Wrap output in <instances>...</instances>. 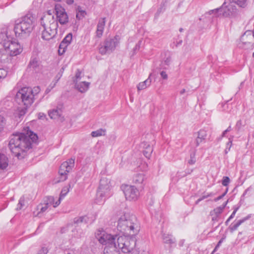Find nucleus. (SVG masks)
<instances>
[{
	"instance_id": "obj_54",
	"label": "nucleus",
	"mask_w": 254,
	"mask_h": 254,
	"mask_svg": "<svg viewBox=\"0 0 254 254\" xmlns=\"http://www.w3.org/2000/svg\"><path fill=\"white\" fill-rule=\"evenodd\" d=\"M236 214V212H233L230 216L228 219V221H230L232 218H233Z\"/></svg>"
},
{
	"instance_id": "obj_37",
	"label": "nucleus",
	"mask_w": 254,
	"mask_h": 254,
	"mask_svg": "<svg viewBox=\"0 0 254 254\" xmlns=\"http://www.w3.org/2000/svg\"><path fill=\"white\" fill-rule=\"evenodd\" d=\"M64 70V67L63 66L61 68L60 71L58 73L57 75L55 77V79H56V82L59 81V80L61 78L62 76Z\"/></svg>"
},
{
	"instance_id": "obj_43",
	"label": "nucleus",
	"mask_w": 254,
	"mask_h": 254,
	"mask_svg": "<svg viewBox=\"0 0 254 254\" xmlns=\"http://www.w3.org/2000/svg\"><path fill=\"white\" fill-rule=\"evenodd\" d=\"M141 42H142V41L141 40H139L138 41V42L135 45L134 48L133 49V53L132 54L133 55L135 53V52L136 51L139 50V49H140V47Z\"/></svg>"
},
{
	"instance_id": "obj_4",
	"label": "nucleus",
	"mask_w": 254,
	"mask_h": 254,
	"mask_svg": "<svg viewBox=\"0 0 254 254\" xmlns=\"http://www.w3.org/2000/svg\"><path fill=\"white\" fill-rule=\"evenodd\" d=\"M95 236L100 244L106 245L104 249V254H120L116 243L117 235L107 233L101 229L97 231Z\"/></svg>"
},
{
	"instance_id": "obj_22",
	"label": "nucleus",
	"mask_w": 254,
	"mask_h": 254,
	"mask_svg": "<svg viewBox=\"0 0 254 254\" xmlns=\"http://www.w3.org/2000/svg\"><path fill=\"white\" fill-rule=\"evenodd\" d=\"M251 217V214H249L248 216H247L246 217L243 218V219L238 221L236 223L232 224L229 227L230 231L231 232H233L234 231L236 230L240 225H241L243 223L245 222L246 220L250 219Z\"/></svg>"
},
{
	"instance_id": "obj_61",
	"label": "nucleus",
	"mask_w": 254,
	"mask_h": 254,
	"mask_svg": "<svg viewBox=\"0 0 254 254\" xmlns=\"http://www.w3.org/2000/svg\"><path fill=\"white\" fill-rule=\"evenodd\" d=\"M185 92H186V89H182V90L180 91V94L182 95V94H183L184 93H185Z\"/></svg>"
},
{
	"instance_id": "obj_36",
	"label": "nucleus",
	"mask_w": 254,
	"mask_h": 254,
	"mask_svg": "<svg viewBox=\"0 0 254 254\" xmlns=\"http://www.w3.org/2000/svg\"><path fill=\"white\" fill-rule=\"evenodd\" d=\"M72 39V35L71 33H68L63 40V42L66 44V45H69Z\"/></svg>"
},
{
	"instance_id": "obj_40",
	"label": "nucleus",
	"mask_w": 254,
	"mask_h": 254,
	"mask_svg": "<svg viewBox=\"0 0 254 254\" xmlns=\"http://www.w3.org/2000/svg\"><path fill=\"white\" fill-rule=\"evenodd\" d=\"M5 119L2 116L0 115V131H1L5 125Z\"/></svg>"
},
{
	"instance_id": "obj_23",
	"label": "nucleus",
	"mask_w": 254,
	"mask_h": 254,
	"mask_svg": "<svg viewBox=\"0 0 254 254\" xmlns=\"http://www.w3.org/2000/svg\"><path fill=\"white\" fill-rule=\"evenodd\" d=\"M151 75V74H150L149 76L146 80H145L143 82H140L138 84V85L137 86L138 91L145 89L148 86H149L150 85L151 83V79L150 78Z\"/></svg>"
},
{
	"instance_id": "obj_21",
	"label": "nucleus",
	"mask_w": 254,
	"mask_h": 254,
	"mask_svg": "<svg viewBox=\"0 0 254 254\" xmlns=\"http://www.w3.org/2000/svg\"><path fill=\"white\" fill-rule=\"evenodd\" d=\"M95 218L94 217L93 219L90 220V218L87 216H83L78 217H75L73 220V223L74 224H79L81 223H92L95 220Z\"/></svg>"
},
{
	"instance_id": "obj_14",
	"label": "nucleus",
	"mask_w": 254,
	"mask_h": 254,
	"mask_svg": "<svg viewBox=\"0 0 254 254\" xmlns=\"http://www.w3.org/2000/svg\"><path fill=\"white\" fill-rule=\"evenodd\" d=\"M3 47L7 52L11 56H16L22 51L21 46L16 42L7 41L3 43Z\"/></svg>"
},
{
	"instance_id": "obj_6",
	"label": "nucleus",
	"mask_w": 254,
	"mask_h": 254,
	"mask_svg": "<svg viewBox=\"0 0 254 254\" xmlns=\"http://www.w3.org/2000/svg\"><path fill=\"white\" fill-rule=\"evenodd\" d=\"M117 235V245L118 249L121 250L123 253L128 254H148V253L145 251H143L140 253L138 250L135 249L136 241L135 238Z\"/></svg>"
},
{
	"instance_id": "obj_58",
	"label": "nucleus",
	"mask_w": 254,
	"mask_h": 254,
	"mask_svg": "<svg viewBox=\"0 0 254 254\" xmlns=\"http://www.w3.org/2000/svg\"><path fill=\"white\" fill-rule=\"evenodd\" d=\"M182 42H183V41H182V40H180L179 42H177V43L176 44V46L177 47V46H178L179 45H182Z\"/></svg>"
},
{
	"instance_id": "obj_63",
	"label": "nucleus",
	"mask_w": 254,
	"mask_h": 254,
	"mask_svg": "<svg viewBox=\"0 0 254 254\" xmlns=\"http://www.w3.org/2000/svg\"><path fill=\"white\" fill-rule=\"evenodd\" d=\"M227 132H225V130H224L222 133V137L225 136V135Z\"/></svg>"
},
{
	"instance_id": "obj_50",
	"label": "nucleus",
	"mask_w": 254,
	"mask_h": 254,
	"mask_svg": "<svg viewBox=\"0 0 254 254\" xmlns=\"http://www.w3.org/2000/svg\"><path fill=\"white\" fill-rule=\"evenodd\" d=\"M223 240H224V238H222L218 243L217 245H216V246L215 247L214 250H213V253H214L216 250V249L220 246V245H221V244L222 243V242L223 241Z\"/></svg>"
},
{
	"instance_id": "obj_34",
	"label": "nucleus",
	"mask_w": 254,
	"mask_h": 254,
	"mask_svg": "<svg viewBox=\"0 0 254 254\" xmlns=\"http://www.w3.org/2000/svg\"><path fill=\"white\" fill-rule=\"evenodd\" d=\"M233 138H234V136L233 135L231 136L229 138V141L227 143L226 148V149L225 150V154H227L228 152L230 151V148H231V146L232 145V141H233Z\"/></svg>"
},
{
	"instance_id": "obj_47",
	"label": "nucleus",
	"mask_w": 254,
	"mask_h": 254,
	"mask_svg": "<svg viewBox=\"0 0 254 254\" xmlns=\"http://www.w3.org/2000/svg\"><path fill=\"white\" fill-rule=\"evenodd\" d=\"M160 75L161 76V77L162 78V79H165V80H166L168 79V75L167 74V73L166 72V71H162L160 72Z\"/></svg>"
},
{
	"instance_id": "obj_55",
	"label": "nucleus",
	"mask_w": 254,
	"mask_h": 254,
	"mask_svg": "<svg viewBox=\"0 0 254 254\" xmlns=\"http://www.w3.org/2000/svg\"><path fill=\"white\" fill-rule=\"evenodd\" d=\"M211 195H212L211 193L208 194L207 195H204L202 197H200V199L202 200L207 198L208 197L211 196Z\"/></svg>"
},
{
	"instance_id": "obj_17",
	"label": "nucleus",
	"mask_w": 254,
	"mask_h": 254,
	"mask_svg": "<svg viewBox=\"0 0 254 254\" xmlns=\"http://www.w3.org/2000/svg\"><path fill=\"white\" fill-rule=\"evenodd\" d=\"M141 146L143 148L142 151L144 156L147 158H150L153 152V148L147 142H143L141 143Z\"/></svg>"
},
{
	"instance_id": "obj_29",
	"label": "nucleus",
	"mask_w": 254,
	"mask_h": 254,
	"mask_svg": "<svg viewBox=\"0 0 254 254\" xmlns=\"http://www.w3.org/2000/svg\"><path fill=\"white\" fill-rule=\"evenodd\" d=\"M105 132H106L105 129L100 128L97 130L92 131L91 132V135L93 137H98V136H100L102 135H105Z\"/></svg>"
},
{
	"instance_id": "obj_64",
	"label": "nucleus",
	"mask_w": 254,
	"mask_h": 254,
	"mask_svg": "<svg viewBox=\"0 0 254 254\" xmlns=\"http://www.w3.org/2000/svg\"><path fill=\"white\" fill-rule=\"evenodd\" d=\"M184 244V240H182L179 242V245L182 246Z\"/></svg>"
},
{
	"instance_id": "obj_48",
	"label": "nucleus",
	"mask_w": 254,
	"mask_h": 254,
	"mask_svg": "<svg viewBox=\"0 0 254 254\" xmlns=\"http://www.w3.org/2000/svg\"><path fill=\"white\" fill-rule=\"evenodd\" d=\"M227 190H228L227 189V190H226V191H225V192H224L222 195H221L219 196L218 197H217L215 198L214 199V201H218L219 200H220V199H221V198H223V197L226 195V194L227 193Z\"/></svg>"
},
{
	"instance_id": "obj_8",
	"label": "nucleus",
	"mask_w": 254,
	"mask_h": 254,
	"mask_svg": "<svg viewBox=\"0 0 254 254\" xmlns=\"http://www.w3.org/2000/svg\"><path fill=\"white\" fill-rule=\"evenodd\" d=\"M110 181L106 177L101 179L99 186L97 191V200L98 203H102L106 198L111 195Z\"/></svg>"
},
{
	"instance_id": "obj_32",
	"label": "nucleus",
	"mask_w": 254,
	"mask_h": 254,
	"mask_svg": "<svg viewBox=\"0 0 254 254\" xmlns=\"http://www.w3.org/2000/svg\"><path fill=\"white\" fill-rule=\"evenodd\" d=\"M70 187V185H69L68 186L64 187L62 189L59 197L60 199H62L66 195L69 190Z\"/></svg>"
},
{
	"instance_id": "obj_49",
	"label": "nucleus",
	"mask_w": 254,
	"mask_h": 254,
	"mask_svg": "<svg viewBox=\"0 0 254 254\" xmlns=\"http://www.w3.org/2000/svg\"><path fill=\"white\" fill-rule=\"evenodd\" d=\"M171 58L170 57H167L163 62V63L167 65H169L170 64Z\"/></svg>"
},
{
	"instance_id": "obj_15",
	"label": "nucleus",
	"mask_w": 254,
	"mask_h": 254,
	"mask_svg": "<svg viewBox=\"0 0 254 254\" xmlns=\"http://www.w3.org/2000/svg\"><path fill=\"white\" fill-rule=\"evenodd\" d=\"M54 10L57 15V19L61 24H65L68 22V17L67 14L64 8L61 4H55Z\"/></svg>"
},
{
	"instance_id": "obj_5",
	"label": "nucleus",
	"mask_w": 254,
	"mask_h": 254,
	"mask_svg": "<svg viewBox=\"0 0 254 254\" xmlns=\"http://www.w3.org/2000/svg\"><path fill=\"white\" fill-rule=\"evenodd\" d=\"M117 228L123 233L131 235L137 234L139 226L136 217L134 215L125 214L119 219Z\"/></svg>"
},
{
	"instance_id": "obj_41",
	"label": "nucleus",
	"mask_w": 254,
	"mask_h": 254,
	"mask_svg": "<svg viewBox=\"0 0 254 254\" xmlns=\"http://www.w3.org/2000/svg\"><path fill=\"white\" fill-rule=\"evenodd\" d=\"M224 209V206H219L214 209V212L216 215H218L222 213Z\"/></svg>"
},
{
	"instance_id": "obj_51",
	"label": "nucleus",
	"mask_w": 254,
	"mask_h": 254,
	"mask_svg": "<svg viewBox=\"0 0 254 254\" xmlns=\"http://www.w3.org/2000/svg\"><path fill=\"white\" fill-rule=\"evenodd\" d=\"M47 250L46 248H42L41 251H40L39 253L37 254H47Z\"/></svg>"
},
{
	"instance_id": "obj_9",
	"label": "nucleus",
	"mask_w": 254,
	"mask_h": 254,
	"mask_svg": "<svg viewBox=\"0 0 254 254\" xmlns=\"http://www.w3.org/2000/svg\"><path fill=\"white\" fill-rule=\"evenodd\" d=\"M120 37L116 35L113 38L107 39L104 42L103 45L99 49V52L102 55L111 53L115 50L119 44Z\"/></svg>"
},
{
	"instance_id": "obj_53",
	"label": "nucleus",
	"mask_w": 254,
	"mask_h": 254,
	"mask_svg": "<svg viewBox=\"0 0 254 254\" xmlns=\"http://www.w3.org/2000/svg\"><path fill=\"white\" fill-rule=\"evenodd\" d=\"M39 119L43 120L46 118V115L44 113H40L39 114Z\"/></svg>"
},
{
	"instance_id": "obj_18",
	"label": "nucleus",
	"mask_w": 254,
	"mask_h": 254,
	"mask_svg": "<svg viewBox=\"0 0 254 254\" xmlns=\"http://www.w3.org/2000/svg\"><path fill=\"white\" fill-rule=\"evenodd\" d=\"M105 18H102L99 19L97 24L96 30V34L97 37H101L102 36L104 29V27L105 25Z\"/></svg>"
},
{
	"instance_id": "obj_31",
	"label": "nucleus",
	"mask_w": 254,
	"mask_h": 254,
	"mask_svg": "<svg viewBox=\"0 0 254 254\" xmlns=\"http://www.w3.org/2000/svg\"><path fill=\"white\" fill-rule=\"evenodd\" d=\"M68 46V45H66V44H65L64 42L62 41L59 47V54L60 55H63L65 52L66 48Z\"/></svg>"
},
{
	"instance_id": "obj_59",
	"label": "nucleus",
	"mask_w": 254,
	"mask_h": 254,
	"mask_svg": "<svg viewBox=\"0 0 254 254\" xmlns=\"http://www.w3.org/2000/svg\"><path fill=\"white\" fill-rule=\"evenodd\" d=\"M142 166H143V169H142V168L140 169V170H142V171H144L145 170L146 168V164L145 163H144L142 164Z\"/></svg>"
},
{
	"instance_id": "obj_26",
	"label": "nucleus",
	"mask_w": 254,
	"mask_h": 254,
	"mask_svg": "<svg viewBox=\"0 0 254 254\" xmlns=\"http://www.w3.org/2000/svg\"><path fill=\"white\" fill-rule=\"evenodd\" d=\"M162 239L163 242L167 244L171 245L174 244L176 242V240L173 237V236L169 234H163Z\"/></svg>"
},
{
	"instance_id": "obj_1",
	"label": "nucleus",
	"mask_w": 254,
	"mask_h": 254,
	"mask_svg": "<svg viewBox=\"0 0 254 254\" xmlns=\"http://www.w3.org/2000/svg\"><path fill=\"white\" fill-rule=\"evenodd\" d=\"M38 136L31 131L27 134L16 133L11 135L9 138L8 147L11 152L19 159L26 155L27 151L32 148V144L36 141Z\"/></svg>"
},
{
	"instance_id": "obj_13",
	"label": "nucleus",
	"mask_w": 254,
	"mask_h": 254,
	"mask_svg": "<svg viewBox=\"0 0 254 254\" xmlns=\"http://www.w3.org/2000/svg\"><path fill=\"white\" fill-rule=\"evenodd\" d=\"M124 192L126 199L129 201L136 200L139 195L138 190L133 186H126L124 188Z\"/></svg>"
},
{
	"instance_id": "obj_62",
	"label": "nucleus",
	"mask_w": 254,
	"mask_h": 254,
	"mask_svg": "<svg viewBox=\"0 0 254 254\" xmlns=\"http://www.w3.org/2000/svg\"><path fill=\"white\" fill-rule=\"evenodd\" d=\"M202 200L200 199V198H199V199H198L196 201H195V204H198V203L201 201Z\"/></svg>"
},
{
	"instance_id": "obj_42",
	"label": "nucleus",
	"mask_w": 254,
	"mask_h": 254,
	"mask_svg": "<svg viewBox=\"0 0 254 254\" xmlns=\"http://www.w3.org/2000/svg\"><path fill=\"white\" fill-rule=\"evenodd\" d=\"M24 205V198L23 197H21L19 200L18 204V207L17 209H21L22 207Z\"/></svg>"
},
{
	"instance_id": "obj_27",
	"label": "nucleus",
	"mask_w": 254,
	"mask_h": 254,
	"mask_svg": "<svg viewBox=\"0 0 254 254\" xmlns=\"http://www.w3.org/2000/svg\"><path fill=\"white\" fill-rule=\"evenodd\" d=\"M143 174H137L133 178V182L136 185L141 184L144 180Z\"/></svg>"
},
{
	"instance_id": "obj_45",
	"label": "nucleus",
	"mask_w": 254,
	"mask_h": 254,
	"mask_svg": "<svg viewBox=\"0 0 254 254\" xmlns=\"http://www.w3.org/2000/svg\"><path fill=\"white\" fill-rule=\"evenodd\" d=\"M80 75H81V72L79 71V69H77L75 75V78L74 79L75 80V82H77L78 79H80V78H81Z\"/></svg>"
},
{
	"instance_id": "obj_11",
	"label": "nucleus",
	"mask_w": 254,
	"mask_h": 254,
	"mask_svg": "<svg viewBox=\"0 0 254 254\" xmlns=\"http://www.w3.org/2000/svg\"><path fill=\"white\" fill-rule=\"evenodd\" d=\"M254 44V33L252 30H248L241 36L238 45L240 48L247 49L252 47Z\"/></svg>"
},
{
	"instance_id": "obj_35",
	"label": "nucleus",
	"mask_w": 254,
	"mask_h": 254,
	"mask_svg": "<svg viewBox=\"0 0 254 254\" xmlns=\"http://www.w3.org/2000/svg\"><path fill=\"white\" fill-rule=\"evenodd\" d=\"M8 72L7 69L6 67L0 68V79L5 78L7 76Z\"/></svg>"
},
{
	"instance_id": "obj_60",
	"label": "nucleus",
	"mask_w": 254,
	"mask_h": 254,
	"mask_svg": "<svg viewBox=\"0 0 254 254\" xmlns=\"http://www.w3.org/2000/svg\"><path fill=\"white\" fill-rule=\"evenodd\" d=\"M239 206L238 207H236V206L234 207L233 211L236 213L237 211H238V210L239 209Z\"/></svg>"
},
{
	"instance_id": "obj_19",
	"label": "nucleus",
	"mask_w": 254,
	"mask_h": 254,
	"mask_svg": "<svg viewBox=\"0 0 254 254\" xmlns=\"http://www.w3.org/2000/svg\"><path fill=\"white\" fill-rule=\"evenodd\" d=\"M28 67L35 71H38L40 69V63L36 58H32L28 64Z\"/></svg>"
},
{
	"instance_id": "obj_52",
	"label": "nucleus",
	"mask_w": 254,
	"mask_h": 254,
	"mask_svg": "<svg viewBox=\"0 0 254 254\" xmlns=\"http://www.w3.org/2000/svg\"><path fill=\"white\" fill-rule=\"evenodd\" d=\"M61 200L62 199H60V197H59L58 201H57L55 202H54V203L52 204H53V206L54 207H56L57 206H58L60 204Z\"/></svg>"
},
{
	"instance_id": "obj_38",
	"label": "nucleus",
	"mask_w": 254,
	"mask_h": 254,
	"mask_svg": "<svg viewBox=\"0 0 254 254\" xmlns=\"http://www.w3.org/2000/svg\"><path fill=\"white\" fill-rule=\"evenodd\" d=\"M230 182V180L228 177L225 176L223 177L222 181V184L224 186H227L229 184V183Z\"/></svg>"
},
{
	"instance_id": "obj_39",
	"label": "nucleus",
	"mask_w": 254,
	"mask_h": 254,
	"mask_svg": "<svg viewBox=\"0 0 254 254\" xmlns=\"http://www.w3.org/2000/svg\"><path fill=\"white\" fill-rule=\"evenodd\" d=\"M196 161L195 157V153H192L190 155V159L189 160V164L190 165H193Z\"/></svg>"
},
{
	"instance_id": "obj_30",
	"label": "nucleus",
	"mask_w": 254,
	"mask_h": 254,
	"mask_svg": "<svg viewBox=\"0 0 254 254\" xmlns=\"http://www.w3.org/2000/svg\"><path fill=\"white\" fill-rule=\"evenodd\" d=\"M48 204L45 203L44 206H43L41 204H39L38 206V209H40V211L37 213L36 216L41 217V214L45 212L48 208Z\"/></svg>"
},
{
	"instance_id": "obj_12",
	"label": "nucleus",
	"mask_w": 254,
	"mask_h": 254,
	"mask_svg": "<svg viewBox=\"0 0 254 254\" xmlns=\"http://www.w3.org/2000/svg\"><path fill=\"white\" fill-rule=\"evenodd\" d=\"M74 166V159L72 158L68 159L61 164L59 173L63 177L62 181H65L67 179V173L72 170Z\"/></svg>"
},
{
	"instance_id": "obj_10",
	"label": "nucleus",
	"mask_w": 254,
	"mask_h": 254,
	"mask_svg": "<svg viewBox=\"0 0 254 254\" xmlns=\"http://www.w3.org/2000/svg\"><path fill=\"white\" fill-rule=\"evenodd\" d=\"M226 2H224L221 7L212 10L209 12L210 14L215 13L217 14V12H221L224 17H232L235 16L238 12L237 7L233 3L229 2V4L225 6Z\"/></svg>"
},
{
	"instance_id": "obj_25",
	"label": "nucleus",
	"mask_w": 254,
	"mask_h": 254,
	"mask_svg": "<svg viewBox=\"0 0 254 254\" xmlns=\"http://www.w3.org/2000/svg\"><path fill=\"white\" fill-rule=\"evenodd\" d=\"M62 113V111L60 109H53L49 111V116L51 119H59Z\"/></svg>"
},
{
	"instance_id": "obj_33",
	"label": "nucleus",
	"mask_w": 254,
	"mask_h": 254,
	"mask_svg": "<svg viewBox=\"0 0 254 254\" xmlns=\"http://www.w3.org/2000/svg\"><path fill=\"white\" fill-rule=\"evenodd\" d=\"M86 14L85 10L81 9V8L78 7L76 12V18L78 19H82Z\"/></svg>"
},
{
	"instance_id": "obj_7",
	"label": "nucleus",
	"mask_w": 254,
	"mask_h": 254,
	"mask_svg": "<svg viewBox=\"0 0 254 254\" xmlns=\"http://www.w3.org/2000/svg\"><path fill=\"white\" fill-rule=\"evenodd\" d=\"M41 25L43 28L42 38L44 40L52 39L57 34L58 27L57 20L51 15L43 16L41 18Z\"/></svg>"
},
{
	"instance_id": "obj_44",
	"label": "nucleus",
	"mask_w": 254,
	"mask_h": 254,
	"mask_svg": "<svg viewBox=\"0 0 254 254\" xmlns=\"http://www.w3.org/2000/svg\"><path fill=\"white\" fill-rule=\"evenodd\" d=\"M47 200L46 204H48V205L49 204H52L54 203V202L55 201V199L53 196H49L47 197Z\"/></svg>"
},
{
	"instance_id": "obj_57",
	"label": "nucleus",
	"mask_w": 254,
	"mask_h": 254,
	"mask_svg": "<svg viewBox=\"0 0 254 254\" xmlns=\"http://www.w3.org/2000/svg\"><path fill=\"white\" fill-rule=\"evenodd\" d=\"M232 130V128L231 126H229L226 130L225 132H229Z\"/></svg>"
},
{
	"instance_id": "obj_46",
	"label": "nucleus",
	"mask_w": 254,
	"mask_h": 254,
	"mask_svg": "<svg viewBox=\"0 0 254 254\" xmlns=\"http://www.w3.org/2000/svg\"><path fill=\"white\" fill-rule=\"evenodd\" d=\"M242 125V122L241 120H239L237 121L236 125V129L237 130V131H239L240 130Z\"/></svg>"
},
{
	"instance_id": "obj_2",
	"label": "nucleus",
	"mask_w": 254,
	"mask_h": 254,
	"mask_svg": "<svg viewBox=\"0 0 254 254\" xmlns=\"http://www.w3.org/2000/svg\"><path fill=\"white\" fill-rule=\"evenodd\" d=\"M36 26V19L30 13H27L15 21L14 31L17 38L24 39L28 37Z\"/></svg>"
},
{
	"instance_id": "obj_56",
	"label": "nucleus",
	"mask_w": 254,
	"mask_h": 254,
	"mask_svg": "<svg viewBox=\"0 0 254 254\" xmlns=\"http://www.w3.org/2000/svg\"><path fill=\"white\" fill-rule=\"evenodd\" d=\"M48 15H51L52 17L55 18L54 16L52 15V13L51 10H48L47 11V13L46 14H45L44 16H48Z\"/></svg>"
},
{
	"instance_id": "obj_24",
	"label": "nucleus",
	"mask_w": 254,
	"mask_h": 254,
	"mask_svg": "<svg viewBox=\"0 0 254 254\" xmlns=\"http://www.w3.org/2000/svg\"><path fill=\"white\" fill-rule=\"evenodd\" d=\"M8 165V159L7 156L0 153V169H4Z\"/></svg>"
},
{
	"instance_id": "obj_28",
	"label": "nucleus",
	"mask_w": 254,
	"mask_h": 254,
	"mask_svg": "<svg viewBox=\"0 0 254 254\" xmlns=\"http://www.w3.org/2000/svg\"><path fill=\"white\" fill-rule=\"evenodd\" d=\"M248 0H229V2L237 4L241 7L244 8L247 5Z\"/></svg>"
},
{
	"instance_id": "obj_3",
	"label": "nucleus",
	"mask_w": 254,
	"mask_h": 254,
	"mask_svg": "<svg viewBox=\"0 0 254 254\" xmlns=\"http://www.w3.org/2000/svg\"><path fill=\"white\" fill-rule=\"evenodd\" d=\"M40 92V88L39 86H35L33 88L24 87L18 90L16 94V98L17 100H20L21 103L24 106V108L19 111V115L20 116L25 115L27 108L33 103Z\"/></svg>"
},
{
	"instance_id": "obj_20",
	"label": "nucleus",
	"mask_w": 254,
	"mask_h": 254,
	"mask_svg": "<svg viewBox=\"0 0 254 254\" xmlns=\"http://www.w3.org/2000/svg\"><path fill=\"white\" fill-rule=\"evenodd\" d=\"M73 82L75 84V88L80 92L83 93L87 90L89 87V83L87 82H81L78 83L75 82V80H73Z\"/></svg>"
},
{
	"instance_id": "obj_16",
	"label": "nucleus",
	"mask_w": 254,
	"mask_h": 254,
	"mask_svg": "<svg viewBox=\"0 0 254 254\" xmlns=\"http://www.w3.org/2000/svg\"><path fill=\"white\" fill-rule=\"evenodd\" d=\"M207 136V132L205 130L201 129L197 132V136L195 140V144L196 147L198 146L201 143L205 142Z\"/></svg>"
}]
</instances>
